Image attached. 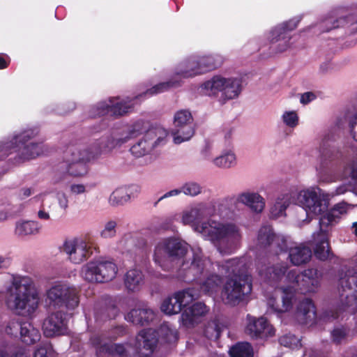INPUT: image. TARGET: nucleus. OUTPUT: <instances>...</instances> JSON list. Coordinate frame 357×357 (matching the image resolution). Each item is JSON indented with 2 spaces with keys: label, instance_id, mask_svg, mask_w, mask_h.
Wrapping results in <instances>:
<instances>
[{
  "label": "nucleus",
  "instance_id": "obj_1",
  "mask_svg": "<svg viewBox=\"0 0 357 357\" xmlns=\"http://www.w3.org/2000/svg\"><path fill=\"white\" fill-rule=\"evenodd\" d=\"M257 270L260 277L270 284L279 285L275 294L268 301V305L274 312L280 314L289 311L295 301V293H314L320 284L317 270L308 268L301 273L290 270L286 274L287 265L278 264L267 266L265 263L259 262Z\"/></svg>",
  "mask_w": 357,
  "mask_h": 357
},
{
  "label": "nucleus",
  "instance_id": "obj_2",
  "mask_svg": "<svg viewBox=\"0 0 357 357\" xmlns=\"http://www.w3.org/2000/svg\"><path fill=\"white\" fill-rule=\"evenodd\" d=\"M211 215L208 206L204 203L187 207L181 214H176L173 219L181 222L184 225H190L193 230L209 241L218 252L224 255H231L241 246L243 232L241 227L234 222H223L208 220L200 223L199 221Z\"/></svg>",
  "mask_w": 357,
  "mask_h": 357
},
{
  "label": "nucleus",
  "instance_id": "obj_3",
  "mask_svg": "<svg viewBox=\"0 0 357 357\" xmlns=\"http://www.w3.org/2000/svg\"><path fill=\"white\" fill-rule=\"evenodd\" d=\"M191 252L192 256L183 260L180 266L178 277L185 282L195 281L204 294L215 296L222 284V276H225L219 272L218 266H222V263L215 264L216 273L214 264L204 255L199 247H192Z\"/></svg>",
  "mask_w": 357,
  "mask_h": 357
},
{
  "label": "nucleus",
  "instance_id": "obj_4",
  "mask_svg": "<svg viewBox=\"0 0 357 357\" xmlns=\"http://www.w3.org/2000/svg\"><path fill=\"white\" fill-rule=\"evenodd\" d=\"M218 266L220 273L231 277L223 284L221 299L224 303L235 306L245 300L252 289V278L248 272L245 259H230Z\"/></svg>",
  "mask_w": 357,
  "mask_h": 357
},
{
  "label": "nucleus",
  "instance_id": "obj_5",
  "mask_svg": "<svg viewBox=\"0 0 357 357\" xmlns=\"http://www.w3.org/2000/svg\"><path fill=\"white\" fill-rule=\"evenodd\" d=\"M6 304L17 314L31 316L38 307L40 296L32 278L26 275L7 277Z\"/></svg>",
  "mask_w": 357,
  "mask_h": 357
},
{
  "label": "nucleus",
  "instance_id": "obj_6",
  "mask_svg": "<svg viewBox=\"0 0 357 357\" xmlns=\"http://www.w3.org/2000/svg\"><path fill=\"white\" fill-rule=\"evenodd\" d=\"M302 207L310 222L314 216L322 214L327 209L325 194L317 186H312L301 190H291L280 195L271 209L274 217L282 216L290 204Z\"/></svg>",
  "mask_w": 357,
  "mask_h": 357
},
{
  "label": "nucleus",
  "instance_id": "obj_7",
  "mask_svg": "<svg viewBox=\"0 0 357 357\" xmlns=\"http://www.w3.org/2000/svg\"><path fill=\"white\" fill-rule=\"evenodd\" d=\"M36 130L28 129L17 135H15L10 141L1 142L0 159L10 154L15 153V163H20L31 160L43 154V144L28 141L36 135Z\"/></svg>",
  "mask_w": 357,
  "mask_h": 357
},
{
  "label": "nucleus",
  "instance_id": "obj_8",
  "mask_svg": "<svg viewBox=\"0 0 357 357\" xmlns=\"http://www.w3.org/2000/svg\"><path fill=\"white\" fill-rule=\"evenodd\" d=\"M200 89L204 94L215 97L224 104L229 100L238 98L243 86L241 79L238 78L218 75L202 83Z\"/></svg>",
  "mask_w": 357,
  "mask_h": 357
},
{
  "label": "nucleus",
  "instance_id": "obj_9",
  "mask_svg": "<svg viewBox=\"0 0 357 357\" xmlns=\"http://www.w3.org/2000/svg\"><path fill=\"white\" fill-rule=\"evenodd\" d=\"M188 244L179 238H161L155 243L153 261L163 270H166L168 268V261L183 258L188 253Z\"/></svg>",
  "mask_w": 357,
  "mask_h": 357
},
{
  "label": "nucleus",
  "instance_id": "obj_10",
  "mask_svg": "<svg viewBox=\"0 0 357 357\" xmlns=\"http://www.w3.org/2000/svg\"><path fill=\"white\" fill-rule=\"evenodd\" d=\"M159 336L169 342L176 338V331L166 324L161 326L158 331L152 328L141 331L136 337L137 346L135 351L139 357H150L153 354Z\"/></svg>",
  "mask_w": 357,
  "mask_h": 357
},
{
  "label": "nucleus",
  "instance_id": "obj_11",
  "mask_svg": "<svg viewBox=\"0 0 357 357\" xmlns=\"http://www.w3.org/2000/svg\"><path fill=\"white\" fill-rule=\"evenodd\" d=\"M118 266L111 259H98L82 266L80 275L91 283L107 282L114 280L118 273Z\"/></svg>",
  "mask_w": 357,
  "mask_h": 357
},
{
  "label": "nucleus",
  "instance_id": "obj_12",
  "mask_svg": "<svg viewBox=\"0 0 357 357\" xmlns=\"http://www.w3.org/2000/svg\"><path fill=\"white\" fill-rule=\"evenodd\" d=\"M47 298L54 307L74 310L79 303V290L66 283H56L47 290Z\"/></svg>",
  "mask_w": 357,
  "mask_h": 357
},
{
  "label": "nucleus",
  "instance_id": "obj_13",
  "mask_svg": "<svg viewBox=\"0 0 357 357\" xmlns=\"http://www.w3.org/2000/svg\"><path fill=\"white\" fill-rule=\"evenodd\" d=\"M200 65L198 55H193L189 57L188 59L180 63L176 68V75L178 76V79L156 84L144 93V95L151 96L165 92L171 88L178 86L181 78L194 77L202 74V72H198L200 70L197 68Z\"/></svg>",
  "mask_w": 357,
  "mask_h": 357
},
{
  "label": "nucleus",
  "instance_id": "obj_14",
  "mask_svg": "<svg viewBox=\"0 0 357 357\" xmlns=\"http://www.w3.org/2000/svg\"><path fill=\"white\" fill-rule=\"evenodd\" d=\"M105 142V139L102 136L89 148L82 144L70 145L63 152V163L89 162L102 154L110 153V151L104 150Z\"/></svg>",
  "mask_w": 357,
  "mask_h": 357
},
{
  "label": "nucleus",
  "instance_id": "obj_15",
  "mask_svg": "<svg viewBox=\"0 0 357 357\" xmlns=\"http://www.w3.org/2000/svg\"><path fill=\"white\" fill-rule=\"evenodd\" d=\"M139 95L135 96L134 99L129 98L123 100H120L119 97L109 98L108 100L100 102L93 106L89 110V116L96 118L98 116L109 115L114 118L123 116L130 112L134 106V101L138 99Z\"/></svg>",
  "mask_w": 357,
  "mask_h": 357
},
{
  "label": "nucleus",
  "instance_id": "obj_16",
  "mask_svg": "<svg viewBox=\"0 0 357 357\" xmlns=\"http://www.w3.org/2000/svg\"><path fill=\"white\" fill-rule=\"evenodd\" d=\"M155 126H151L149 121L139 119L132 123L126 132H114L108 135H105V144L103 146L104 150L110 151V152L118 147L121 146L129 139L137 137L141 135H145L146 132Z\"/></svg>",
  "mask_w": 357,
  "mask_h": 357
},
{
  "label": "nucleus",
  "instance_id": "obj_17",
  "mask_svg": "<svg viewBox=\"0 0 357 357\" xmlns=\"http://www.w3.org/2000/svg\"><path fill=\"white\" fill-rule=\"evenodd\" d=\"M167 131L160 126L149 130L136 144L130 148L131 153L135 157H142L150 153L153 149L165 144Z\"/></svg>",
  "mask_w": 357,
  "mask_h": 357
},
{
  "label": "nucleus",
  "instance_id": "obj_18",
  "mask_svg": "<svg viewBox=\"0 0 357 357\" xmlns=\"http://www.w3.org/2000/svg\"><path fill=\"white\" fill-rule=\"evenodd\" d=\"M346 24H348L347 34L357 42V20L354 21L351 16L346 14V10L343 8L331 10L319 26L322 31H329Z\"/></svg>",
  "mask_w": 357,
  "mask_h": 357
},
{
  "label": "nucleus",
  "instance_id": "obj_19",
  "mask_svg": "<svg viewBox=\"0 0 357 357\" xmlns=\"http://www.w3.org/2000/svg\"><path fill=\"white\" fill-rule=\"evenodd\" d=\"M93 249L92 243L79 238L66 240L61 248L68 260L74 264H80L89 259L93 253Z\"/></svg>",
  "mask_w": 357,
  "mask_h": 357
},
{
  "label": "nucleus",
  "instance_id": "obj_20",
  "mask_svg": "<svg viewBox=\"0 0 357 357\" xmlns=\"http://www.w3.org/2000/svg\"><path fill=\"white\" fill-rule=\"evenodd\" d=\"M173 124L172 135L175 144L188 141L195 134L193 118L188 109L177 111L174 116Z\"/></svg>",
  "mask_w": 357,
  "mask_h": 357
},
{
  "label": "nucleus",
  "instance_id": "obj_21",
  "mask_svg": "<svg viewBox=\"0 0 357 357\" xmlns=\"http://www.w3.org/2000/svg\"><path fill=\"white\" fill-rule=\"evenodd\" d=\"M267 248L278 255L287 250V241L284 236L275 234L270 226L264 225L258 231L255 249L262 250Z\"/></svg>",
  "mask_w": 357,
  "mask_h": 357
},
{
  "label": "nucleus",
  "instance_id": "obj_22",
  "mask_svg": "<svg viewBox=\"0 0 357 357\" xmlns=\"http://www.w3.org/2000/svg\"><path fill=\"white\" fill-rule=\"evenodd\" d=\"M229 204H234L236 208H237L239 204H241L247 206L252 212L258 214L261 213L265 208L266 201L259 192L245 190L232 198L221 200L219 205L223 206Z\"/></svg>",
  "mask_w": 357,
  "mask_h": 357
},
{
  "label": "nucleus",
  "instance_id": "obj_23",
  "mask_svg": "<svg viewBox=\"0 0 357 357\" xmlns=\"http://www.w3.org/2000/svg\"><path fill=\"white\" fill-rule=\"evenodd\" d=\"M299 20H291L275 27L269 33L268 38L272 44H276L277 52H282L290 47L291 38L290 32L296 28Z\"/></svg>",
  "mask_w": 357,
  "mask_h": 357
},
{
  "label": "nucleus",
  "instance_id": "obj_24",
  "mask_svg": "<svg viewBox=\"0 0 357 357\" xmlns=\"http://www.w3.org/2000/svg\"><path fill=\"white\" fill-rule=\"evenodd\" d=\"M245 332L253 339H267L275 335V330L268 320L261 317L256 318L250 314L246 317Z\"/></svg>",
  "mask_w": 357,
  "mask_h": 357
},
{
  "label": "nucleus",
  "instance_id": "obj_25",
  "mask_svg": "<svg viewBox=\"0 0 357 357\" xmlns=\"http://www.w3.org/2000/svg\"><path fill=\"white\" fill-rule=\"evenodd\" d=\"M340 284L342 291H349L344 295L346 298L344 310L354 312L355 307L357 310V273L354 270L349 271L344 277L340 278Z\"/></svg>",
  "mask_w": 357,
  "mask_h": 357
},
{
  "label": "nucleus",
  "instance_id": "obj_26",
  "mask_svg": "<svg viewBox=\"0 0 357 357\" xmlns=\"http://www.w3.org/2000/svg\"><path fill=\"white\" fill-rule=\"evenodd\" d=\"M91 343L96 347L98 357L107 355L108 357H131L130 352L133 348L128 344L126 345L118 344H102L100 337H93L91 339Z\"/></svg>",
  "mask_w": 357,
  "mask_h": 357
},
{
  "label": "nucleus",
  "instance_id": "obj_27",
  "mask_svg": "<svg viewBox=\"0 0 357 357\" xmlns=\"http://www.w3.org/2000/svg\"><path fill=\"white\" fill-rule=\"evenodd\" d=\"M43 330L46 337L65 335L68 332V321L65 314L56 312L50 314L43 321Z\"/></svg>",
  "mask_w": 357,
  "mask_h": 357
},
{
  "label": "nucleus",
  "instance_id": "obj_28",
  "mask_svg": "<svg viewBox=\"0 0 357 357\" xmlns=\"http://www.w3.org/2000/svg\"><path fill=\"white\" fill-rule=\"evenodd\" d=\"M210 311V307L204 303L198 301L185 308L181 315V321L188 328L193 327Z\"/></svg>",
  "mask_w": 357,
  "mask_h": 357
},
{
  "label": "nucleus",
  "instance_id": "obj_29",
  "mask_svg": "<svg viewBox=\"0 0 357 357\" xmlns=\"http://www.w3.org/2000/svg\"><path fill=\"white\" fill-rule=\"evenodd\" d=\"M155 317V312L152 309L146 306L132 309L125 316L126 321L142 326L153 322Z\"/></svg>",
  "mask_w": 357,
  "mask_h": 357
},
{
  "label": "nucleus",
  "instance_id": "obj_30",
  "mask_svg": "<svg viewBox=\"0 0 357 357\" xmlns=\"http://www.w3.org/2000/svg\"><path fill=\"white\" fill-rule=\"evenodd\" d=\"M296 319L301 324H312L316 319V308L311 299L301 301L296 310Z\"/></svg>",
  "mask_w": 357,
  "mask_h": 357
},
{
  "label": "nucleus",
  "instance_id": "obj_31",
  "mask_svg": "<svg viewBox=\"0 0 357 357\" xmlns=\"http://www.w3.org/2000/svg\"><path fill=\"white\" fill-rule=\"evenodd\" d=\"M289 252V259L292 264L300 266L307 263L312 257L311 249L303 245H296L289 248H287L284 251Z\"/></svg>",
  "mask_w": 357,
  "mask_h": 357
},
{
  "label": "nucleus",
  "instance_id": "obj_32",
  "mask_svg": "<svg viewBox=\"0 0 357 357\" xmlns=\"http://www.w3.org/2000/svg\"><path fill=\"white\" fill-rule=\"evenodd\" d=\"M315 243L314 255L320 260H326L330 257V249L327 233L321 227L320 231L313 234Z\"/></svg>",
  "mask_w": 357,
  "mask_h": 357
},
{
  "label": "nucleus",
  "instance_id": "obj_33",
  "mask_svg": "<svg viewBox=\"0 0 357 357\" xmlns=\"http://www.w3.org/2000/svg\"><path fill=\"white\" fill-rule=\"evenodd\" d=\"M123 280L125 287L128 291H136L143 286L144 276L140 270L131 268L126 273Z\"/></svg>",
  "mask_w": 357,
  "mask_h": 357
},
{
  "label": "nucleus",
  "instance_id": "obj_34",
  "mask_svg": "<svg viewBox=\"0 0 357 357\" xmlns=\"http://www.w3.org/2000/svg\"><path fill=\"white\" fill-rule=\"evenodd\" d=\"M320 160L323 165H327L329 163L340 160L342 157V153L340 149L334 146H331L325 139L320 145Z\"/></svg>",
  "mask_w": 357,
  "mask_h": 357
},
{
  "label": "nucleus",
  "instance_id": "obj_35",
  "mask_svg": "<svg viewBox=\"0 0 357 357\" xmlns=\"http://www.w3.org/2000/svg\"><path fill=\"white\" fill-rule=\"evenodd\" d=\"M348 205L345 202L338 203L333 206L326 215L319 220L320 227L324 225H333L340 218V215L347 213Z\"/></svg>",
  "mask_w": 357,
  "mask_h": 357
},
{
  "label": "nucleus",
  "instance_id": "obj_36",
  "mask_svg": "<svg viewBox=\"0 0 357 357\" xmlns=\"http://www.w3.org/2000/svg\"><path fill=\"white\" fill-rule=\"evenodd\" d=\"M41 225L37 221L22 220L16 222L15 234L19 237L36 235L40 232Z\"/></svg>",
  "mask_w": 357,
  "mask_h": 357
},
{
  "label": "nucleus",
  "instance_id": "obj_37",
  "mask_svg": "<svg viewBox=\"0 0 357 357\" xmlns=\"http://www.w3.org/2000/svg\"><path fill=\"white\" fill-rule=\"evenodd\" d=\"M20 339L26 344H33L40 339V333L30 322L24 321L21 324Z\"/></svg>",
  "mask_w": 357,
  "mask_h": 357
},
{
  "label": "nucleus",
  "instance_id": "obj_38",
  "mask_svg": "<svg viewBox=\"0 0 357 357\" xmlns=\"http://www.w3.org/2000/svg\"><path fill=\"white\" fill-rule=\"evenodd\" d=\"M225 327L222 318L215 316L206 324L204 330V335L209 340H218Z\"/></svg>",
  "mask_w": 357,
  "mask_h": 357
},
{
  "label": "nucleus",
  "instance_id": "obj_39",
  "mask_svg": "<svg viewBox=\"0 0 357 357\" xmlns=\"http://www.w3.org/2000/svg\"><path fill=\"white\" fill-rule=\"evenodd\" d=\"M212 162L214 166L219 168H231L236 165V156L232 150L228 149L222 151L220 155L213 158Z\"/></svg>",
  "mask_w": 357,
  "mask_h": 357
},
{
  "label": "nucleus",
  "instance_id": "obj_40",
  "mask_svg": "<svg viewBox=\"0 0 357 357\" xmlns=\"http://www.w3.org/2000/svg\"><path fill=\"white\" fill-rule=\"evenodd\" d=\"M222 58L218 55L199 56V65L198 69L202 73L213 70L222 64Z\"/></svg>",
  "mask_w": 357,
  "mask_h": 357
},
{
  "label": "nucleus",
  "instance_id": "obj_41",
  "mask_svg": "<svg viewBox=\"0 0 357 357\" xmlns=\"http://www.w3.org/2000/svg\"><path fill=\"white\" fill-rule=\"evenodd\" d=\"M174 294L181 310L185 308L200 296L199 292L195 288H186L174 293Z\"/></svg>",
  "mask_w": 357,
  "mask_h": 357
},
{
  "label": "nucleus",
  "instance_id": "obj_42",
  "mask_svg": "<svg viewBox=\"0 0 357 357\" xmlns=\"http://www.w3.org/2000/svg\"><path fill=\"white\" fill-rule=\"evenodd\" d=\"M130 198L128 189L120 188L116 189L109 196V203L113 206L123 205Z\"/></svg>",
  "mask_w": 357,
  "mask_h": 357
},
{
  "label": "nucleus",
  "instance_id": "obj_43",
  "mask_svg": "<svg viewBox=\"0 0 357 357\" xmlns=\"http://www.w3.org/2000/svg\"><path fill=\"white\" fill-rule=\"evenodd\" d=\"M88 162H75L70 163H63L62 167L65 168L66 172L73 176H83L86 174Z\"/></svg>",
  "mask_w": 357,
  "mask_h": 357
},
{
  "label": "nucleus",
  "instance_id": "obj_44",
  "mask_svg": "<svg viewBox=\"0 0 357 357\" xmlns=\"http://www.w3.org/2000/svg\"><path fill=\"white\" fill-rule=\"evenodd\" d=\"M231 357H253V349L248 342H239L229 349Z\"/></svg>",
  "mask_w": 357,
  "mask_h": 357
},
{
  "label": "nucleus",
  "instance_id": "obj_45",
  "mask_svg": "<svg viewBox=\"0 0 357 357\" xmlns=\"http://www.w3.org/2000/svg\"><path fill=\"white\" fill-rule=\"evenodd\" d=\"M160 309L162 312L168 315L178 314L182 310L174 294L163 301Z\"/></svg>",
  "mask_w": 357,
  "mask_h": 357
},
{
  "label": "nucleus",
  "instance_id": "obj_46",
  "mask_svg": "<svg viewBox=\"0 0 357 357\" xmlns=\"http://www.w3.org/2000/svg\"><path fill=\"white\" fill-rule=\"evenodd\" d=\"M181 192L186 196L196 197L202 192V188L201 185L195 181H188L184 183L181 187Z\"/></svg>",
  "mask_w": 357,
  "mask_h": 357
},
{
  "label": "nucleus",
  "instance_id": "obj_47",
  "mask_svg": "<svg viewBox=\"0 0 357 357\" xmlns=\"http://www.w3.org/2000/svg\"><path fill=\"white\" fill-rule=\"evenodd\" d=\"M56 354L52 344L48 342H43L34 352L33 357H56Z\"/></svg>",
  "mask_w": 357,
  "mask_h": 357
},
{
  "label": "nucleus",
  "instance_id": "obj_48",
  "mask_svg": "<svg viewBox=\"0 0 357 357\" xmlns=\"http://www.w3.org/2000/svg\"><path fill=\"white\" fill-rule=\"evenodd\" d=\"M281 345L291 349H296L301 347V340L292 334H287L280 337Z\"/></svg>",
  "mask_w": 357,
  "mask_h": 357
},
{
  "label": "nucleus",
  "instance_id": "obj_49",
  "mask_svg": "<svg viewBox=\"0 0 357 357\" xmlns=\"http://www.w3.org/2000/svg\"><path fill=\"white\" fill-rule=\"evenodd\" d=\"M135 245V238L131 234H126L122 236L118 243V248L123 252L131 251L132 247Z\"/></svg>",
  "mask_w": 357,
  "mask_h": 357
},
{
  "label": "nucleus",
  "instance_id": "obj_50",
  "mask_svg": "<svg viewBox=\"0 0 357 357\" xmlns=\"http://www.w3.org/2000/svg\"><path fill=\"white\" fill-rule=\"evenodd\" d=\"M348 333V329L343 326L335 328L331 332L333 342L335 344L344 342L347 339Z\"/></svg>",
  "mask_w": 357,
  "mask_h": 357
},
{
  "label": "nucleus",
  "instance_id": "obj_51",
  "mask_svg": "<svg viewBox=\"0 0 357 357\" xmlns=\"http://www.w3.org/2000/svg\"><path fill=\"white\" fill-rule=\"evenodd\" d=\"M117 223L114 220L107 222L103 229L100 233V236L102 238H111L116 236Z\"/></svg>",
  "mask_w": 357,
  "mask_h": 357
},
{
  "label": "nucleus",
  "instance_id": "obj_52",
  "mask_svg": "<svg viewBox=\"0 0 357 357\" xmlns=\"http://www.w3.org/2000/svg\"><path fill=\"white\" fill-rule=\"evenodd\" d=\"M283 123L289 128H295L298 124V116L295 111H286L282 115Z\"/></svg>",
  "mask_w": 357,
  "mask_h": 357
},
{
  "label": "nucleus",
  "instance_id": "obj_53",
  "mask_svg": "<svg viewBox=\"0 0 357 357\" xmlns=\"http://www.w3.org/2000/svg\"><path fill=\"white\" fill-rule=\"evenodd\" d=\"M348 126L351 137L357 142V112L349 117Z\"/></svg>",
  "mask_w": 357,
  "mask_h": 357
},
{
  "label": "nucleus",
  "instance_id": "obj_54",
  "mask_svg": "<svg viewBox=\"0 0 357 357\" xmlns=\"http://www.w3.org/2000/svg\"><path fill=\"white\" fill-rule=\"evenodd\" d=\"M22 323L14 320L10 321L6 328V332L10 335L17 336L18 332L20 333Z\"/></svg>",
  "mask_w": 357,
  "mask_h": 357
},
{
  "label": "nucleus",
  "instance_id": "obj_55",
  "mask_svg": "<svg viewBox=\"0 0 357 357\" xmlns=\"http://www.w3.org/2000/svg\"><path fill=\"white\" fill-rule=\"evenodd\" d=\"M346 174H349L354 181H357V162L353 161L345 167Z\"/></svg>",
  "mask_w": 357,
  "mask_h": 357
},
{
  "label": "nucleus",
  "instance_id": "obj_56",
  "mask_svg": "<svg viewBox=\"0 0 357 357\" xmlns=\"http://www.w3.org/2000/svg\"><path fill=\"white\" fill-rule=\"evenodd\" d=\"M37 216L39 219L42 220H48L50 219V211L49 209L45 206V205L42 204L37 213Z\"/></svg>",
  "mask_w": 357,
  "mask_h": 357
},
{
  "label": "nucleus",
  "instance_id": "obj_57",
  "mask_svg": "<svg viewBox=\"0 0 357 357\" xmlns=\"http://www.w3.org/2000/svg\"><path fill=\"white\" fill-rule=\"evenodd\" d=\"M181 193H182V192H181V188L171 190L165 192L162 196H161L158 199V200L155 202V204L156 205L159 202H160L161 200H162L164 199H167V198L172 197H176V196H178L179 195H181Z\"/></svg>",
  "mask_w": 357,
  "mask_h": 357
},
{
  "label": "nucleus",
  "instance_id": "obj_58",
  "mask_svg": "<svg viewBox=\"0 0 357 357\" xmlns=\"http://www.w3.org/2000/svg\"><path fill=\"white\" fill-rule=\"evenodd\" d=\"M316 98V96L312 92H305L301 96L300 102L303 105H307Z\"/></svg>",
  "mask_w": 357,
  "mask_h": 357
},
{
  "label": "nucleus",
  "instance_id": "obj_59",
  "mask_svg": "<svg viewBox=\"0 0 357 357\" xmlns=\"http://www.w3.org/2000/svg\"><path fill=\"white\" fill-rule=\"evenodd\" d=\"M58 202L59 206L63 209H66L68 207V199L65 193H58Z\"/></svg>",
  "mask_w": 357,
  "mask_h": 357
},
{
  "label": "nucleus",
  "instance_id": "obj_60",
  "mask_svg": "<svg viewBox=\"0 0 357 357\" xmlns=\"http://www.w3.org/2000/svg\"><path fill=\"white\" fill-rule=\"evenodd\" d=\"M70 191L75 195L83 194L86 192V187L83 184H73L70 186Z\"/></svg>",
  "mask_w": 357,
  "mask_h": 357
},
{
  "label": "nucleus",
  "instance_id": "obj_61",
  "mask_svg": "<svg viewBox=\"0 0 357 357\" xmlns=\"http://www.w3.org/2000/svg\"><path fill=\"white\" fill-rule=\"evenodd\" d=\"M202 155L206 160H211L213 155V145L211 144H206L205 147L202 151Z\"/></svg>",
  "mask_w": 357,
  "mask_h": 357
},
{
  "label": "nucleus",
  "instance_id": "obj_62",
  "mask_svg": "<svg viewBox=\"0 0 357 357\" xmlns=\"http://www.w3.org/2000/svg\"><path fill=\"white\" fill-rule=\"evenodd\" d=\"M0 357H8V355L4 351V350L1 348H0ZM9 357H27V354L26 352L25 349H20L17 351V352L15 355H13L12 356H9Z\"/></svg>",
  "mask_w": 357,
  "mask_h": 357
},
{
  "label": "nucleus",
  "instance_id": "obj_63",
  "mask_svg": "<svg viewBox=\"0 0 357 357\" xmlns=\"http://www.w3.org/2000/svg\"><path fill=\"white\" fill-rule=\"evenodd\" d=\"M33 192L32 188H23L19 191L18 196L21 199H24L31 196Z\"/></svg>",
  "mask_w": 357,
  "mask_h": 357
},
{
  "label": "nucleus",
  "instance_id": "obj_64",
  "mask_svg": "<svg viewBox=\"0 0 357 357\" xmlns=\"http://www.w3.org/2000/svg\"><path fill=\"white\" fill-rule=\"evenodd\" d=\"M8 66V61L2 54H0V69L6 68Z\"/></svg>",
  "mask_w": 357,
  "mask_h": 357
}]
</instances>
